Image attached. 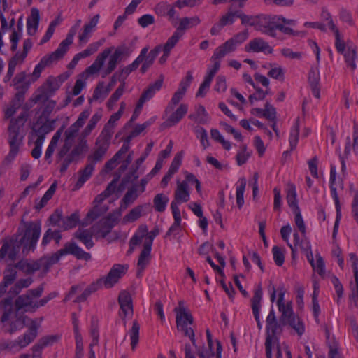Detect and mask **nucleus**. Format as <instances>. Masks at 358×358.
<instances>
[{"label": "nucleus", "instance_id": "nucleus-1", "mask_svg": "<svg viewBox=\"0 0 358 358\" xmlns=\"http://www.w3.org/2000/svg\"><path fill=\"white\" fill-rule=\"evenodd\" d=\"M41 234V224L31 222L28 224L24 235L19 239L4 241L0 250V258L3 259L6 255L9 259L13 261L22 245L28 250L34 249Z\"/></svg>", "mask_w": 358, "mask_h": 358}, {"label": "nucleus", "instance_id": "nucleus-2", "mask_svg": "<svg viewBox=\"0 0 358 358\" xmlns=\"http://www.w3.org/2000/svg\"><path fill=\"white\" fill-rule=\"evenodd\" d=\"M27 120V114L20 113L16 118L10 120L8 127V143L10 150L4 159V162L10 163L19 152L24 137V126Z\"/></svg>", "mask_w": 358, "mask_h": 358}, {"label": "nucleus", "instance_id": "nucleus-3", "mask_svg": "<svg viewBox=\"0 0 358 358\" xmlns=\"http://www.w3.org/2000/svg\"><path fill=\"white\" fill-rule=\"evenodd\" d=\"M66 255H72L78 259L89 261L91 259V255L84 251L74 242H67L63 248L49 257H43L40 259L43 270L46 272L55 264L57 263L61 257Z\"/></svg>", "mask_w": 358, "mask_h": 358}, {"label": "nucleus", "instance_id": "nucleus-4", "mask_svg": "<svg viewBox=\"0 0 358 358\" xmlns=\"http://www.w3.org/2000/svg\"><path fill=\"white\" fill-rule=\"evenodd\" d=\"M109 148L95 141L94 147L91 154L87 156V163L84 169L78 173L79 178L76 182L74 189H80L84 183L90 179L94 170L96 163L101 162L103 159Z\"/></svg>", "mask_w": 358, "mask_h": 358}, {"label": "nucleus", "instance_id": "nucleus-5", "mask_svg": "<svg viewBox=\"0 0 358 358\" xmlns=\"http://www.w3.org/2000/svg\"><path fill=\"white\" fill-rule=\"evenodd\" d=\"M113 47L105 48L101 53H99L93 64L87 67L85 71L82 73L80 76V78L76 81L75 85L73 88V94L75 96L78 95L83 87L85 86V80L88 78L89 75H93L98 73L107 59L111 54Z\"/></svg>", "mask_w": 358, "mask_h": 358}, {"label": "nucleus", "instance_id": "nucleus-6", "mask_svg": "<svg viewBox=\"0 0 358 358\" xmlns=\"http://www.w3.org/2000/svg\"><path fill=\"white\" fill-rule=\"evenodd\" d=\"M176 314V322L179 332L185 336H194V331L191 327L194 319L191 313L185 306L183 301L178 302V306L174 308Z\"/></svg>", "mask_w": 358, "mask_h": 358}, {"label": "nucleus", "instance_id": "nucleus-7", "mask_svg": "<svg viewBox=\"0 0 358 358\" xmlns=\"http://www.w3.org/2000/svg\"><path fill=\"white\" fill-rule=\"evenodd\" d=\"M124 109H125V103L124 102H122L120 103L119 110L117 113L113 114L110 116L108 122L105 124L101 132L100 133V134L96 139V142L109 148L110 144V140H111L112 136L114 133L113 129H114L115 123L116 121H117L120 118Z\"/></svg>", "mask_w": 358, "mask_h": 358}, {"label": "nucleus", "instance_id": "nucleus-8", "mask_svg": "<svg viewBox=\"0 0 358 358\" xmlns=\"http://www.w3.org/2000/svg\"><path fill=\"white\" fill-rule=\"evenodd\" d=\"M67 51V49L59 44L55 51L41 58L39 63L34 68L33 76L35 77L36 79L38 78L41 72L45 67L50 66L62 59Z\"/></svg>", "mask_w": 358, "mask_h": 358}, {"label": "nucleus", "instance_id": "nucleus-9", "mask_svg": "<svg viewBox=\"0 0 358 358\" xmlns=\"http://www.w3.org/2000/svg\"><path fill=\"white\" fill-rule=\"evenodd\" d=\"M128 270L127 264H115L108 273L97 280L101 287L104 286L107 289L112 288L126 274Z\"/></svg>", "mask_w": 358, "mask_h": 358}, {"label": "nucleus", "instance_id": "nucleus-10", "mask_svg": "<svg viewBox=\"0 0 358 358\" xmlns=\"http://www.w3.org/2000/svg\"><path fill=\"white\" fill-rule=\"evenodd\" d=\"M86 138L82 134L80 135L78 144L68 154V156L64 158V162H62L59 169L61 173H64L73 162L78 160L88 150L89 147Z\"/></svg>", "mask_w": 358, "mask_h": 358}, {"label": "nucleus", "instance_id": "nucleus-11", "mask_svg": "<svg viewBox=\"0 0 358 358\" xmlns=\"http://www.w3.org/2000/svg\"><path fill=\"white\" fill-rule=\"evenodd\" d=\"M33 337H17L15 339L7 338L0 342V352L15 354L31 343Z\"/></svg>", "mask_w": 358, "mask_h": 358}, {"label": "nucleus", "instance_id": "nucleus-12", "mask_svg": "<svg viewBox=\"0 0 358 358\" xmlns=\"http://www.w3.org/2000/svg\"><path fill=\"white\" fill-rule=\"evenodd\" d=\"M279 16L259 15L257 30L272 37L276 36V25L279 21Z\"/></svg>", "mask_w": 358, "mask_h": 358}, {"label": "nucleus", "instance_id": "nucleus-13", "mask_svg": "<svg viewBox=\"0 0 358 358\" xmlns=\"http://www.w3.org/2000/svg\"><path fill=\"white\" fill-rule=\"evenodd\" d=\"M189 199L190 193L187 181L178 180L174 192V199L171 203V210L180 212L178 205L189 201Z\"/></svg>", "mask_w": 358, "mask_h": 358}, {"label": "nucleus", "instance_id": "nucleus-14", "mask_svg": "<svg viewBox=\"0 0 358 358\" xmlns=\"http://www.w3.org/2000/svg\"><path fill=\"white\" fill-rule=\"evenodd\" d=\"M3 303L5 305L10 306L9 308L6 310L4 313L2 315L1 317V322H6L10 321V334H13V331L17 328V327H22L24 324V320L22 317L17 316V310H14L12 306H10V299H6L3 300Z\"/></svg>", "mask_w": 358, "mask_h": 358}, {"label": "nucleus", "instance_id": "nucleus-15", "mask_svg": "<svg viewBox=\"0 0 358 358\" xmlns=\"http://www.w3.org/2000/svg\"><path fill=\"white\" fill-rule=\"evenodd\" d=\"M161 49V46L157 45L151 51H150V52H148L149 47L146 46L141 50L140 55L137 57V58H141V57L139 64L142 63L141 68V72L142 73H145L148 69L153 64L156 57L160 52Z\"/></svg>", "mask_w": 358, "mask_h": 358}, {"label": "nucleus", "instance_id": "nucleus-16", "mask_svg": "<svg viewBox=\"0 0 358 358\" xmlns=\"http://www.w3.org/2000/svg\"><path fill=\"white\" fill-rule=\"evenodd\" d=\"M118 303L120 307V316L122 320L130 318L133 315V303L130 294L127 291H122L119 294Z\"/></svg>", "mask_w": 358, "mask_h": 358}, {"label": "nucleus", "instance_id": "nucleus-17", "mask_svg": "<svg viewBox=\"0 0 358 358\" xmlns=\"http://www.w3.org/2000/svg\"><path fill=\"white\" fill-rule=\"evenodd\" d=\"M127 55L128 54H127L126 47H117L113 53L110 56L107 66L103 71L102 77L104 78L105 76L112 73L115 69L117 64L123 59L124 56Z\"/></svg>", "mask_w": 358, "mask_h": 358}, {"label": "nucleus", "instance_id": "nucleus-18", "mask_svg": "<svg viewBox=\"0 0 358 358\" xmlns=\"http://www.w3.org/2000/svg\"><path fill=\"white\" fill-rule=\"evenodd\" d=\"M245 50L248 52H264L271 54L273 48L262 38H255L251 40L245 46Z\"/></svg>", "mask_w": 358, "mask_h": 358}, {"label": "nucleus", "instance_id": "nucleus-19", "mask_svg": "<svg viewBox=\"0 0 358 358\" xmlns=\"http://www.w3.org/2000/svg\"><path fill=\"white\" fill-rule=\"evenodd\" d=\"M285 322H278L276 319L275 312L271 310L266 318L267 336H277L282 332Z\"/></svg>", "mask_w": 358, "mask_h": 358}, {"label": "nucleus", "instance_id": "nucleus-20", "mask_svg": "<svg viewBox=\"0 0 358 358\" xmlns=\"http://www.w3.org/2000/svg\"><path fill=\"white\" fill-rule=\"evenodd\" d=\"M24 99V92L23 91L17 92L4 110L5 119H9L14 115L17 110L22 106Z\"/></svg>", "mask_w": 358, "mask_h": 358}, {"label": "nucleus", "instance_id": "nucleus-21", "mask_svg": "<svg viewBox=\"0 0 358 358\" xmlns=\"http://www.w3.org/2000/svg\"><path fill=\"white\" fill-rule=\"evenodd\" d=\"M188 106L187 104L182 103L179 107L171 113L166 120L164 122L163 125L166 127H171L178 124L187 114Z\"/></svg>", "mask_w": 358, "mask_h": 358}, {"label": "nucleus", "instance_id": "nucleus-22", "mask_svg": "<svg viewBox=\"0 0 358 358\" xmlns=\"http://www.w3.org/2000/svg\"><path fill=\"white\" fill-rule=\"evenodd\" d=\"M94 235H95V234L92 227L87 229L78 228L73 234V237L83 243L87 249H90L94 245L92 241Z\"/></svg>", "mask_w": 358, "mask_h": 358}, {"label": "nucleus", "instance_id": "nucleus-23", "mask_svg": "<svg viewBox=\"0 0 358 358\" xmlns=\"http://www.w3.org/2000/svg\"><path fill=\"white\" fill-rule=\"evenodd\" d=\"M15 309L18 311L24 310L25 312H35V300L28 294L19 296L15 301Z\"/></svg>", "mask_w": 358, "mask_h": 358}, {"label": "nucleus", "instance_id": "nucleus-24", "mask_svg": "<svg viewBox=\"0 0 358 358\" xmlns=\"http://www.w3.org/2000/svg\"><path fill=\"white\" fill-rule=\"evenodd\" d=\"M101 45H102L101 41H97L95 43H90L85 50L76 54L73 57V59L69 64V66H68L69 68V69L74 68L80 59L87 57L93 55L94 53H95Z\"/></svg>", "mask_w": 358, "mask_h": 358}, {"label": "nucleus", "instance_id": "nucleus-25", "mask_svg": "<svg viewBox=\"0 0 358 358\" xmlns=\"http://www.w3.org/2000/svg\"><path fill=\"white\" fill-rule=\"evenodd\" d=\"M113 227V222L110 218H103L92 227L95 236L105 238L110 232Z\"/></svg>", "mask_w": 358, "mask_h": 358}, {"label": "nucleus", "instance_id": "nucleus-26", "mask_svg": "<svg viewBox=\"0 0 358 358\" xmlns=\"http://www.w3.org/2000/svg\"><path fill=\"white\" fill-rule=\"evenodd\" d=\"M164 76L161 74L159 78L152 84H150L148 87L142 93L138 101L144 104L145 101L150 99L157 91H159L164 82Z\"/></svg>", "mask_w": 358, "mask_h": 358}, {"label": "nucleus", "instance_id": "nucleus-27", "mask_svg": "<svg viewBox=\"0 0 358 358\" xmlns=\"http://www.w3.org/2000/svg\"><path fill=\"white\" fill-rule=\"evenodd\" d=\"M39 10L36 8H32L31 9L30 15L28 17L27 21V34L29 35L34 36L36 34L39 24Z\"/></svg>", "mask_w": 358, "mask_h": 358}, {"label": "nucleus", "instance_id": "nucleus-28", "mask_svg": "<svg viewBox=\"0 0 358 358\" xmlns=\"http://www.w3.org/2000/svg\"><path fill=\"white\" fill-rule=\"evenodd\" d=\"M262 297V289L261 286L259 285L255 290L254 296L252 299V309L257 325L259 328L261 327L259 322V309L261 307Z\"/></svg>", "mask_w": 358, "mask_h": 358}, {"label": "nucleus", "instance_id": "nucleus-29", "mask_svg": "<svg viewBox=\"0 0 358 358\" xmlns=\"http://www.w3.org/2000/svg\"><path fill=\"white\" fill-rule=\"evenodd\" d=\"M296 196L297 194L295 185L292 183H288L286 189V200L288 206L292 208V211L300 209L298 206Z\"/></svg>", "mask_w": 358, "mask_h": 358}, {"label": "nucleus", "instance_id": "nucleus-30", "mask_svg": "<svg viewBox=\"0 0 358 358\" xmlns=\"http://www.w3.org/2000/svg\"><path fill=\"white\" fill-rule=\"evenodd\" d=\"M200 23L201 20L198 16H194L192 17H185L180 20V23L176 30L182 33L183 35L185 30L196 27Z\"/></svg>", "mask_w": 358, "mask_h": 358}, {"label": "nucleus", "instance_id": "nucleus-31", "mask_svg": "<svg viewBox=\"0 0 358 358\" xmlns=\"http://www.w3.org/2000/svg\"><path fill=\"white\" fill-rule=\"evenodd\" d=\"M79 221V216L77 213H72L70 216L63 217L58 227L62 231H66L74 228Z\"/></svg>", "mask_w": 358, "mask_h": 358}, {"label": "nucleus", "instance_id": "nucleus-32", "mask_svg": "<svg viewBox=\"0 0 358 358\" xmlns=\"http://www.w3.org/2000/svg\"><path fill=\"white\" fill-rule=\"evenodd\" d=\"M147 235V227L146 226H141L137 232L133 236L129 241V252H132L134 250V247L141 244L143 239L145 240V236Z\"/></svg>", "mask_w": 358, "mask_h": 358}, {"label": "nucleus", "instance_id": "nucleus-33", "mask_svg": "<svg viewBox=\"0 0 358 358\" xmlns=\"http://www.w3.org/2000/svg\"><path fill=\"white\" fill-rule=\"evenodd\" d=\"M327 345L329 347V358H344L341 354L338 341L335 337H327Z\"/></svg>", "mask_w": 358, "mask_h": 358}, {"label": "nucleus", "instance_id": "nucleus-34", "mask_svg": "<svg viewBox=\"0 0 358 358\" xmlns=\"http://www.w3.org/2000/svg\"><path fill=\"white\" fill-rule=\"evenodd\" d=\"M336 168L335 166H331V170H330V188H331V195L334 198V200L335 201V206H336V213H338V215L341 214V205H340V202H339V199H338V194H337V191H336V188L334 187V183H335V180H336Z\"/></svg>", "mask_w": 358, "mask_h": 358}, {"label": "nucleus", "instance_id": "nucleus-35", "mask_svg": "<svg viewBox=\"0 0 358 358\" xmlns=\"http://www.w3.org/2000/svg\"><path fill=\"white\" fill-rule=\"evenodd\" d=\"M15 267H18V268L28 274L33 273L40 269L43 270L41 264H40V259L32 262H19L15 264Z\"/></svg>", "mask_w": 358, "mask_h": 358}, {"label": "nucleus", "instance_id": "nucleus-36", "mask_svg": "<svg viewBox=\"0 0 358 358\" xmlns=\"http://www.w3.org/2000/svg\"><path fill=\"white\" fill-rule=\"evenodd\" d=\"M276 345L277 358H282V352L278 343V337H266L265 342L266 358H272V348Z\"/></svg>", "mask_w": 358, "mask_h": 358}, {"label": "nucleus", "instance_id": "nucleus-37", "mask_svg": "<svg viewBox=\"0 0 358 358\" xmlns=\"http://www.w3.org/2000/svg\"><path fill=\"white\" fill-rule=\"evenodd\" d=\"M102 117V111L101 110L96 111L90 120L87 125L83 130L81 134L84 137L88 136L92 130L96 127L97 123L101 120Z\"/></svg>", "mask_w": 358, "mask_h": 358}, {"label": "nucleus", "instance_id": "nucleus-38", "mask_svg": "<svg viewBox=\"0 0 358 358\" xmlns=\"http://www.w3.org/2000/svg\"><path fill=\"white\" fill-rule=\"evenodd\" d=\"M150 251L151 248L148 246L143 245L137 263L138 273L142 272L146 266L149 264L150 259Z\"/></svg>", "mask_w": 358, "mask_h": 358}, {"label": "nucleus", "instance_id": "nucleus-39", "mask_svg": "<svg viewBox=\"0 0 358 358\" xmlns=\"http://www.w3.org/2000/svg\"><path fill=\"white\" fill-rule=\"evenodd\" d=\"M189 118L199 124H206L208 121V114L201 105L196 108L195 113L189 115Z\"/></svg>", "mask_w": 358, "mask_h": 358}, {"label": "nucleus", "instance_id": "nucleus-40", "mask_svg": "<svg viewBox=\"0 0 358 358\" xmlns=\"http://www.w3.org/2000/svg\"><path fill=\"white\" fill-rule=\"evenodd\" d=\"M279 311L281 313L280 320L281 322H287L295 317L293 310L292 302H288L287 304H281L278 306Z\"/></svg>", "mask_w": 358, "mask_h": 358}, {"label": "nucleus", "instance_id": "nucleus-41", "mask_svg": "<svg viewBox=\"0 0 358 358\" xmlns=\"http://www.w3.org/2000/svg\"><path fill=\"white\" fill-rule=\"evenodd\" d=\"M335 36V47L338 52L343 54L345 52L346 44L344 41L343 35L341 34L337 27L331 29Z\"/></svg>", "mask_w": 358, "mask_h": 358}, {"label": "nucleus", "instance_id": "nucleus-42", "mask_svg": "<svg viewBox=\"0 0 358 358\" xmlns=\"http://www.w3.org/2000/svg\"><path fill=\"white\" fill-rule=\"evenodd\" d=\"M138 194L136 192V189L135 188L129 189L126 194H124L120 204V208L122 210H125L127 207L134 202V201L137 199Z\"/></svg>", "mask_w": 358, "mask_h": 358}, {"label": "nucleus", "instance_id": "nucleus-43", "mask_svg": "<svg viewBox=\"0 0 358 358\" xmlns=\"http://www.w3.org/2000/svg\"><path fill=\"white\" fill-rule=\"evenodd\" d=\"M101 288V286L98 281L96 280L94 282L90 284L84 291L83 292L78 296L76 299L75 302H83L87 300V299L94 292H96L99 289Z\"/></svg>", "mask_w": 358, "mask_h": 358}, {"label": "nucleus", "instance_id": "nucleus-44", "mask_svg": "<svg viewBox=\"0 0 358 358\" xmlns=\"http://www.w3.org/2000/svg\"><path fill=\"white\" fill-rule=\"evenodd\" d=\"M238 185L236 187V203L239 208H241L244 204L243 194L246 187V179L241 178L238 180Z\"/></svg>", "mask_w": 358, "mask_h": 358}, {"label": "nucleus", "instance_id": "nucleus-45", "mask_svg": "<svg viewBox=\"0 0 358 358\" xmlns=\"http://www.w3.org/2000/svg\"><path fill=\"white\" fill-rule=\"evenodd\" d=\"M258 17L259 15H249L245 14L241 10H239V15H238V18L241 20L242 25H249L251 27H254L256 30L258 24Z\"/></svg>", "mask_w": 358, "mask_h": 358}, {"label": "nucleus", "instance_id": "nucleus-46", "mask_svg": "<svg viewBox=\"0 0 358 358\" xmlns=\"http://www.w3.org/2000/svg\"><path fill=\"white\" fill-rule=\"evenodd\" d=\"M109 94V89H106L103 82H99L94 90L92 99L95 101H103Z\"/></svg>", "mask_w": 358, "mask_h": 358}, {"label": "nucleus", "instance_id": "nucleus-47", "mask_svg": "<svg viewBox=\"0 0 358 358\" xmlns=\"http://www.w3.org/2000/svg\"><path fill=\"white\" fill-rule=\"evenodd\" d=\"M299 119L296 120L295 124L291 129L289 135V145L291 150H293L296 147L299 141Z\"/></svg>", "mask_w": 358, "mask_h": 358}, {"label": "nucleus", "instance_id": "nucleus-48", "mask_svg": "<svg viewBox=\"0 0 358 358\" xmlns=\"http://www.w3.org/2000/svg\"><path fill=\"white\" fill-rule=\"evenodd\" d=\"M168 202L169 198L166 195L157 194L153 199L155 209L157 212H164Z\"/></svg>", "mask_w": 358, "mask_h": 358}, {"label": "nucleus", "instance_id": "nucleus-49", "mask_svg": "<svg viewBox=\"0 0 358 358\" xmlns=\"http://www.w3.org/2000/svg\"><path fill=\"white\" fill-rule=\"evenodd\" d=\"M15 266H8L4 271L3 282L5 284L10 285L14 282L15 279L17 278V271Z\"/></svg>", "mask_w": 358, "mask_h": 358}, {"label": "nucleus", "instance_id": "nucleus-50", "mask_svg": "<svg viewBox=\"0 0 358 358\" xmlns=\"http://www.w3.org/2000/svg\"><path fill=\"white\" fill-rule=\"evenodd\" d=\"M238 15H239V10H233L229 8L225 14L220 17V20L224 27L231 25L234 22L235 18H238Z\"/></svg>", "mask_w": 358, "mask_h": 358}, {"label": "nucleus", "instance_id": "nucleus-51", "mask_svg": "<svg viewBox=\"0 0 358 358\" xmlns=\"http://www.w3.org/2000/svg\"><path fill=\"white\" fill-rule=\"evenodd\" d=\"M141 58H136L131 64L124 67L119 73V78L122 79V81L134 71L136 70L139 66V62Z\"/></svg>", "mask_w": 358, "mask_h": 358}, {"label": "nucleus", "instance_id": "nucleus-52", "mask_svg": "<svg viewBox=\"0 0 358 358\" xmlns=\"http://www.w3.org/2000/svg\"><path fill=\"white\" fill-rule=\"evenodd\" d=\"M62 238V236L59 231H52V229H49L45 233L43 239H42V245H46L52 239H54L56 243H59Z\"/></svg>", "mask_w": 358, "mask_h": 358}, {"label": "nucleus", "instance_id": "nucleus-53", "mask_svg": "<svg viewBox=\"0 0 358 358\" xmlns=\"http://www.w3.org/2000/svg\"><path fill=\"white\" fill-rule=\"evenodd\" d=\"M185 94V92L180 90H177L176 91V92L173 94V97L171 98V101L169 103L166 108L165 112L166 114L169 113V112L173 110L174 106L179 103V102L182 99Z\"/></svg>", "mask_w": 358, "mask_h": 358}, {"label": "nucleus", "instance_id": "nucleus-54", "mask_svg": "<svg viewBox=\"0 0 358 358\" xmlns=\"http://www.w3.org/2000/svg\"><path fill=\"white\" fill-rule=\"evenodd\" d=\"M143 208V206H138L131 209L129 213L124 217V222H133L137 220L141 216Z\"/></svg>", "mask_w": 358, "mask_h": 358}, {"label": "nucleus", "instance_id": "nucleus-55", "mask_svg": "<svg viewBox=\"0 0 358 358\" xmlns=\"http://www.w3.org/2000/svg\"><path fill=\"white\" fill-rule=\"evenodd\" d=\"M182 36V33L180 32L178 30H176L173 35L166 42L163 47V49L165 50L166 52H170L171 49L174 48L176 44L179 41Z\"/></svg>", "mask_w": 358, "mask_h": 358}, {"label": "nucleus", "instance_id": "nucleus-56", "mask_svg": "<svg viewBox=\"0 0 358 358\" xmlns=\"http://www.w3.org/2000/svg\"><path fill=\"white\" fill-rule=\"evenodd\" d=\"M345 57V62L348 66L354 70L356 67L355 59H356V49L355 48L348 47V50L343 53Z\"/></svg>", "mask_w": 358, "mask_h": 358}, {"label": "nucleus", "instance_id": "nucleus-57", "mask_svg": "<svg viewBox=\"0 0 358 358\" xmlns=\"http://www.w3.org/2000/svg\"><path fill=\"white\" fill-rule=\"evenodd\" d=\"M172 214H173V216L174 218V222L170 227V228L166 233V237L171 236L173 233H176L180 227V223H181L180 212L172 211Z\"/></svg>", "mask_w": 358, "mask_h": 358}, {"label": "nucleus", "instance_id": "nucleus-58", "mask_svg": "<svg viewBox=\"0 0 358 358\" xmlns=\"http://www.w3.org/2000/svg\"><path fill=\"white\" fill-rule=\"evenodd\" d=\"M250 152L247 150V147L245 145H243L240 148V150L238 152L236 155V161L238 166H241L244 164L250 157Z\"/></svg>", "mask_w": 358, "mask_h": 358}, {"label": "nucleus", "instance_id": "nucleus-59", "mask_svg": "<svg viewBox=\"0 0 358 358\" xmlns=\"http://www.w3.org/2000/svg\"><path fill=\"white\" fill-rule=\"evenodd\" d=\"M17 27L18 31L14 30L10 36V50L13 52L17 50L18 41H20L22 36V24H20V22L17 24Z\"/></svg>", "mask_w": 358, "mask_h": 358}, {"label": "nucleus", "instance_id": "nucleus-60", "mask_svg": "<svg viewBox=\"0 0 358 358\" xmlns=\"http://www.w3.org/2000/svg\"><path fill=\"white\" fill-rule=\"evenodd\" d=\"M271 70L268 73V76L274 79L283 80L284 70L280 66H277L275 64H269Z\"/></svg>", "mask_w": 358, "mask_h": 358}, {"label": "nucleus", "instance_id": "nucleus-61", "mask_svg": "<svg viewBox=\"0 0 358 358\" xmlns=\"http://www.w3.org/2000/svg\"><path fill=\"white\" fill-rule=\"evenodd\" d=\"M211 138L219 143H220L224 149L229 150L231 148V144L229 141L224 140L223 136L220 134V131L216 129H213L210 131Z\"/></svg>", "mask_w": 358, "mask_h": 358}, {"label": "nucleus", "instance_id": "nucleus-62", "mask_svg": "<svg viewBox=\"0 0 358 358\" xmlns=\"http://www.w3.org/2000/svg\"><path fill=\"white\" fill-rule=\"evenodd\" d=\"M273 259L277 266H281L285 261V255L282 249L278 246H274L272 249Z\"/></svg>", "mask_w": 358, "mask_h": 358}, {"label": "nucleus", "instance_id": "nucleus-63", "mask_svg": "<svg viewBox=\"0 0 358 358\" xmlns=\"http://www.w3.org/2000/svg\"><path fill=\"white\" fill-rule=\"evenodd\" d=\"M52 130V127L48 123H44L37 129H34L36 135L37 136L36 139H42L44 142L45 134H48Z\"/></svg>", "mask_w": 358, "mask_h": 358}, {"label": "nucleus", "instance_id": "nucleus-64", "mask_svg": "<svg viewBox=\"0 0 358 358\" xmlns=\"http://www.w3.org/2000/svg\"><path fill=\"white\" fill-rule=\"evenodd\" d=\"M71 147V142H68V141H65L62 147L59 149V152L57 154V161L64 162L65 157L68 156V154L70 152V148Z\"/></svg>", "mask_w": 358, "mask_h": 358}]
</instances>
